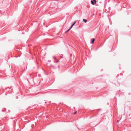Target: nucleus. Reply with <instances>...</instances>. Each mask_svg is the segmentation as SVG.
<instances>
[{"label": "nucleus", "instance_id": "12", "mask_svg": "<svg viewBox=\"0 0 131 131\" xmlns=\"http://www.w3.org/2000/svg\"><path fill=\"white\" fill-rule=\"evenodd\" d=\"M58 62V61H56V62H57V63Z\"/></svg>", "mask_w": 131, "mask_h": 131}, {"label": "nucleus", "instance_id": "11", "mask_svg": "<svg viewBox=\"0 0 131 131\" xmlns=\"http://www.w3.org/2000/svg\"><path fill=\"white\" fill-rule=\"evenodd\" d=\"M118 121H119V120H117V122L118 123Z\"/></svg>", "mask_w": 131, "mask_h": 131}, {"label": "nucleus", "instance_id": "3", "mask_svg": "<svg viewBox=\"0 0 131 131\" xmlns=\"http://www.w3.org/2000/svg\"><path fill=\"white\" fill-rule=\"evenodd\" d=\"M83 21L85 23H86L87 21V20L85 19H83Z\"/></svg>", "mask_w": 131, "mask_h": 131}, {"label": "nucleus", "instance_id": "5", "mask_svg": "<svg viewBox=\"0 0 131 131\" xmlns=\"http://www.w3.org/2000/svg\"><path fill=\"white\" fill-rule=\"evenodd\" d=\"M53 59L55 60H56V57L55 56H53Z\"/></svg>", "mask_w": 131, "mask_h": 131}, {"label": "nucleus", "instance_id": "8", "mask_svg": "<svg viewBox=\"0 0 131 131\" xmlns=\"http://www.w3.org/2000/svg\"><path fill=\"white\" fill-rule=\"evenodd\" d=\"M73 26V25H72L69 28L70 29H71Z\"/></svg>", "mask_w": 131, "mask_h": 131}, {"label": "nucleus", "instance_id": "4", "mask_svg": "<svg viewBox=\"0 0 131 131\" xmlns=\"http://www.w3.org/2000/svg\"><path fill=\"white\" fill-rule=\"evenodd\" d=\"M6 110V109L5 108H3L2 110V111L3 112L5 111Z\"/></svg>", "mask_w": 131, "mask_h": 131}, {"label": "nucleus", "instance_id": "9", "mask_svg": "<svg viewBox=\"0 0 131 131\" xmlns=\"http://www.w3.org/2000/svg\"><path fill=\"white\" fill-rule=\"evenodd\" d=\"M16 99H18V96H16Z\"/></svg>", "mask_w": 131, "mask_h": 131}, {"label": "nucleus", "instance_id": "10", "mask_svg": "<svg viewBox=\"0 0 131 131\" xmlns=\"http://www.w3.org/2000/svg\"><path fill=\"white\" fill-rule=\"evenodd\" d=\"M76 113H77V112H74V114H75Z\"/></svg>", "mask_w": 131, "mask_h": 131}, {"label": "nucleus", "instance_id": "6", "mask_svg": "<svg viewBox=\"0 0 131 131\" xmlns=\"http://www.w3.org/2000/svg\"><path fill=\"white\" fill-rule=\"evenodd\" d=\"M76 22V21H74V22L72 24V25L73 26L75 24Z\"/></svg>", "mask_w": 131, "mask_h": 131}, {"label": "nucleus", "instance_id": "1", "mask_svg": "<svg viewBox=\"0 0 131 131\" xmlns=\"http://www.w3.org/2000/svg\"><path fill=\"white\" fill-rule=\"evenodd\" d=\"M91 3L92 5H94L96 4V0H93V1L91 0Z\"/></svg>", "mask_w": 131, "mask_h": 131}, {"label": "nucleus", "instance_id": "7", "mask_svg": "<svg viewBox=\"0 0 131 131\" xmlns=\"http://www.w3.org/2000/svg\"><path fill=\"white\" fill-rule=\"evenodd\" d=\"M70 29V28H69L67 30V31H66V32H65V33H67V32H68V31H69Z\"/></svg>", "mask_w": 131, "mask_h": 131}, {"label": "nucleus", "instance_id": "2", "mask_svg": "<svg viewBox=\"0 0 131 131\" xmlns=\"http://www.w3.org/2000/svg\"><path fill=\"white\" fill-rule=\"evenodd\" d=\"M95 41V39L94 38H93L92 39V40L91 42V44L93 43H94V42Z\"/></svg>", "mask_w": 131, "mask_h": 131}]
</instances>
